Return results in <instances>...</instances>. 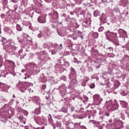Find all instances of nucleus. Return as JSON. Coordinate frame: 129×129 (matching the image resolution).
Returning a JSON list of instances; mask_svg holds the SVG:
<instances>
[{
	"mask_svg": "<svg viewBox=\"0 0 129 129\" xmlns=\"http://www.w3.org/2000/svg\"><path fill=\"white\" fill-rule=\"evenodd\" d=\"M19 119H20V121L23 120V115H21L18 117Z\"/></svg>",
	"mask_w": 129,
	"mask_h": 129,
	"instance_id": "53",
	"label": "nucleus"
},
{
	"mask_svg": "<svg viewBox=\"0 0 129 129\" xmlns=\"http://www.w3.org/2000/svg\"><path fill=\"white\" fill-rule=\"evenodd\" d=\"M78 34L79 36H80V35H82V32L80 31H78Z\"/></svg>",
	"mask_w": 129,
	"mask_h": 129,
	"instance_id": "57",
	"label": "nucleus"
},
{
	"mask_svg": "<svg viewBox=\"0 0 129 129\" xmlns=\"http://www.w3.org/2000/svg\"><path fill=\"white\" fill-rule=\"evenodd\" d=\"M89 81V78L86 77L84 78V81H85L86 83H87V82H88Z\"/></svg>",
	"mask_w": 129,
	"mask_h": 129,
	"instance_id": "40",
	"label": "nucleus"
},
{
	"mask_svg": "<svg viewBox=\"0 0 129 129\" xmlns=\"http://www.w3.org/2000/svg\"><path fill=\"white\" fill-rule=\"evenodd\" d=\"M108 2L107 0H105L104 2V4L106 7H108Z\"/></svg>",
	"mask_w": 129,
	"mask_h": 129,
	"instance_id": "45",
	"label": "nucleus"
},
{
	"mask_svg": "<svg viewBox=\"0 0 129 129\" xmlns=\"http://www.w3.org/2000/svg\"><path fill=\"white\" fill-rule=\"evenodd\" d=\"M61 80H63V81H67V77H66L65 76H63L61 78Z\"/></svg>",
	"mask_w": 129,
	"mask_h": 129,
	"instance_id": "38",
	"label": "nucleus"
},
{
	"mask_svg": "<svg viewBox=\"0 0 129 129\" xmlns=\"http://www.w3.org/2000/svg\"><path fill=\"white\" fill-rule=\"evenodd\" d=\"M1 17L2 18V19H5V18L6 17V15H5V14H2L1 15Z\"/></svg>",
	"mask_w": 129,
	"mask_h": 129,
	"instance_id": "55",
	"label": "nucleus"
},
{
	"mask_svg": "<svg viewBox=\"0 0 129 129\" xmlns=\"http://www.w3.org/2000/svg\"><path fill=\"white\" fill-rule=\"evenodd\" d=\"M54 3H56L57 6L63 7L64 6V0H54Z\"/></svg>",
	"mask_w": 129,
	"mask_h": 129,
	"instance_id": "13",
	"label": "nucleus"
},
{
	"mask_svg": "<svg viewBox=\"0 0 129 129\" xmlns=\"http://www.w3.org/2000/svg\"><path fill=\"white\" fill-rule=\"evenodd\" d=\"M91 35L94 39H97L98 38V33L97 32H92Z\"/></svg>",
	"mask_w": 129,
	"mask_h": 129,
	"instance_id": "21",
	"label": "nucleus"
},
{
	"mask_svg": "<svg viewBox=\"0 0 129 129\" xmlns=\"http://www.w3.org/2000/svg\"><path fill=\"white\" fill-rule=\"evenodd\" d=\"M57 34L59 35V36H60V37H64V36L66 35L65 32H64L62 30H57Z\"/></svg>",
	"mask_w": 129,
	"mask_h": 129,
	"instance_id": "15",
	"label": "nucleus"
},
{
	"mask_svg": "<svg viewBox=\"0 0 129 129\" xmlns=\"http://www.w3.org/2000/svg\"><path fill=\"white\" fill-rule=\"evenodd\" d=\"M108 8H114V7H115L114 3L113 2V1H110L108 2Z\"/></svg>",
	"mask_w": 129,
	"mask_h": 129,
	"instance_id": "14",
	"label": "nucleus"
},
{
	"mask_svg": "<svg viewBox=\"0 0 129 129\" xmlns=\"http://www.w3.org/2000/svg\"><path fill=\"white\" fill-rule=\"evenodd\" d=\"M45 94H46L47 95L45 96L46 97V99H49V98H50V94L48 93H45Z\"/></svg>",
	"mask_w": 129,
	"mask_h": 129,
	"instance_id": "43",
	"label": "nucleus"
},
{
	"mask_svg": "<svg viewBox=\"0 0 129 129\" xmlns=\"http://www.w3.org/2000/svg\"><path fill=\"white\" fill-rule=\"evenodd\" d=\"M67 89V87H66V86H65L64 84H62L58 87V90L60 92V94L62 96H64V95H66Z\"/></svg>",
	"mask_w": 129,
	"mask_h": 129,
	"instance_id": "4",
	"label": "nucleus"
},
{
	"mask_svg": "<svg viewBox=\"0 0 129 129\" xmlns=\"http://www.w3.org/2000/svg\"><path fill=\"white\" fill-rule=\"evenodd\" d=\"M3 39H4V37L0 36V42H3Z\"/></svg>",
	"mask_w": 129,
	"mask_h": 129,
	"instance_id": "63",
	"label": "nucleus"
},
{
	"mask_svg": "<svg viewBox=\"0 0 129 129\" xmlns=\"http://www.w3.org/2000/svg\"><path fill=\"white\" fill-rule=\"evenodd\" d=\"M55 125L58 129H61V122L59 121H57L55 123Z\"/></svg>",
	"mask_w": 129,
	"mask_h": 129,
	"instance_id": "27",
	"label": "nucleus"
},
{
	"mask_svg": "<svg viewBox=\"0 0 129 129\" xmlns=\"http://www.w3.org/2000/svg\"><path fill=\"white\" fill-rule=\"evenodd\" d=\"M0 87L2 89H4V91H5V90H7L9 89L10 88V87H11V86H9L5 83H3L2 82H0Z\"/></svg>",
	"mask_w": 129,
	"mask_h": 129,
	"instance_id": "12",
	"label": "nucleus"
},
{
	"mask_svg": "<svg viewBox=\"0 0 129 129\" xmlns=\"http://www.w3.org/2000/svg\"><path fill=\"white\" fill-rule=\"evenodd\" d=\"M43 48L44 49H50V44L49 43H45L43 44Z\"/></svg>",
	"mask_w": 129,
	"mask_h": 129,
	"instance_id": "26",
	"label": "nucleus"
},
{
	"mask_svg": "<svg viewBox=\"0 0 129 129\" xmlns=\"http://www.w3.org/2000/svg\"><path fill=\"white\" fill-rule=\"evenodd\" d=\"M46 61H51V57H47L46 58Z\"/></svg>",
	"mask_w": 129,
	"mask_h": 129,
	"instance_id": "60",
	"label": "nucleus"
},
{
	"mask_svg": "<svg viewBox=\"0 0 129 129\" xmlns=\"http://www.w3.org/2000/svg\"><path fill=\"white\" fill-rule=\"evenodd\" d=\"M11 2H13V3H16L18 2V1H17V0H12Z\"/></svg>",
	"mask_w": 129,
	"mask_h": 129,
	"instance_id": "64",
	"label": "nucleus"
},
{
	"mask_svg": "<svg viewBox=\"0 0 129 129\" xmlns=\"http://www.w3.org/2000/svg\"><path fill=\"white\" fill-rule=\"evenodd\" d=\"M63 67H69L70 66V63L68 61H64V63L62 64Z\"/></svg>",
	"mask_w": 129,
	"mask_h": 129,
	"instance_id": "28",
	"label": "nucleus"
},
{
	"mask_svg": "<svg viewBox=\"0 0 129 129\" xmlns=\"http://www.w3.org/2000/svg\"><path fill=\"white\" fill-rule=\"evenodd\" d=\"M47 54H46L44 52H41L40 55L39 56V59L42 62H46L47 61Z\"/></svg>",
	"mask_w": 129,
	"mask_h": 129,
	"instance_id": "7",
	"label": "nucleus"
},
{
	"mask_svg": "<svg viewBox=\"0 0 129 129\" xmlns=\"http://www.w3.org/2000/svg\"><path fill=\"white\" fill-rule=\"evenodd\" d=\"M75 74H76V72L75 71V70H74L73 68H72L71 69V75L72 76H76Z\"/></svg>",
	"mask_w": 129,
	"mask_h": 129,
	"instance_id": "22",
	"label": "nucleus"
},
{
	"mask_svg": "<svg viewBox=\"0 0 129 129\" xmlns=\"http://www.w3.org/2000/svg\"><path fill=\"white\" fill-rule=\"evenodd\" d=\"M37 21L40 24H45L46 23V17L43 15H41L38 18Z\"/></svg>",
	"mask_w": 129,
	"mask_h": 129,
	"instance_id": "8",
	"label": "nucleus"
},
{
	"mask_svg": "<svg viewBox=\"0 0 129 129\" xmlns=\"http://www.w3.org/2000/svg\"><path fill=\"white\" fill-rule=\"evenodd\" d=\"M29 101H33L35 103H37V104L40 103V98L38 96H34V97H30L28 99Z\"/></svg>",
	"mask_w": 129,
	"mask_h": 129,
	"instance_id": "5",
	"label": "nucleus"
},
{
	"mask_svg": "<svg viewBox=\"0 0 129 129\" xmlns=\"http://www.w3.org/2000/svg\"><path fill=\"white\" fill-rule=\"evenodd\" d=\"M70 79H71L70 86L71 87H72V88H74V86L78 84V81H77V78L76 77V76H72V75H70Z\"/></svg>",
	"mask_w": 129,
	"mask_h": 129,
	"instance_id": "3",
	"label": "nucleus"
},
{
	"mask_svg": "<svg viewBox=\"0 0 129 129\" xmlns=\"http://www.w3.org/2000/svg\"><path fill=\"white\" fill-rule=\"evenodd\" d=\"M7 33H9V35H11L12 33V30L9 29V28L7 29Z\"/></svg>",
	"mask_w": 129,
	"mask_h": 129,
	"instance_id": "54",
	"label": "nucleus"
},
{
	"mask_svg": "<svg viewBox=\"0 0 129 129\" xmlns=\"http://www.w3.org/2000/svg\"><path fill=\"white\" fill-rule=\"evenodd\" d=\"M32 112H34L36 115H38V114L41 113V108H37L35 109L34 111H32Z\"/></svg>",
	"mask_w": 129,
	"mask_h": 129,
	"instance_id": "16",
	"label": "nucleus"
},
{
	"mask_svg": "<svg viewBox=\"0 0 129 129\" xmlns=\"http://www.w3.org/2000/svg\"><path fill=\"white\" fill-rule=\"evenodd\" d=\"M120 103L123 107H127V103L125 102V101H119Z\"/></svg>",
	"mask_w": 129,
	"mask_h": 129,
	"instance_id": "18",
	"label": "nucleus"
},
{
	"mask_svg": "<svg viewBox=\"0 0 129 129\" xmlns=\"http://www.w3.org/2000/svg\"><path fill=\"white\" fill-rule=\"evenodd\" d=\"M46 85H42V87H41V90H45V89H46Z\"/></svg>",
	"mask_w": 129,
	"mask_h": 129,
	"instance_id": "48",
	"label": "nucleus"
},
{
	"mask_svg": "<svg viewBox=\"0 0 129 129\" xmlns=\"http://www.w3.org/2000/svg\"><path fill=\"white\" fill-rule=\"evenodd\" d=\"M105 35L107 40L111 41L112 43H114L115 44H118V40L117 38H116V36H117L116 33L111 32L110 31L108 30L107 32H105Z\"/></svg>",
	"mask_w": 129,
	"mask_h": 129,
	"instance_id": "1",
	"label": "nucleus"
},
{
	"mask_svg": "<svg viewBox=\"0 0 129 129\" xmlns=\"http://www.w3.org/2000/svg\"><path fill=\"white\" fill-rule=\"evenodd\" d=\"M89 87H90L92 89L94 88V87H95V85H94V84H91L89 85Z\"/></svg>",
	"mask_w": 129,
	"mask_h": 129,
	"instance_id": "49",
	"label": "nucleus"
},
{
	"mask_svg": "<svg viewBox=\"0 0 129 129\" xmlns=\"http://www.w3.org/2000/svg\"><path fill=\"white\" fill-rule=\"evenodd\" d=\"M8 48L9 50H11V52H12V51H15V50H17V47H16V46L11 45H9Z\"/></svg>",
	"mask_w": 129,
	"mask_h": 129,
	"instance_id": "19",
	"label": "nucleus"
},
{
	"mask_svg": "<svg viewBox=\"0 0 129 129\" xmlns=\"http://www.w3.org/2000/svg\"><path fill=\"white\" fill-rule=\"evenodd\" d=\"M91 3H92L93 4H96L97 0H89V2H88V4H90Z\"/></svg>",
	"mask_w": 129,
	"mask_h": 129,
	"instance_id": "36",
	"label": "nucleus"
},
{
	"mask_svg": "<svg viewBox=\"0 0 129 129\" xmlns=\"http://www.w3.org/2000/svg\"><path fill=\"white\" fill-rule=\"evenodd\" d=\"M75 109V108L74 107H71V111L72 112H73V111H74Z\"/></svg>",
	"mask_w": 129,
	"mask_h": 129,
	"instance_id": "56",
	"label": "nucleus"
},
{
	"mask_svg": "<svg viewBox=\"0 0 129 129\" xmlns=\"http://www.w3.org/2000/svg\"><path fill=\"white\" fill-rule=\"evenodd\" d=\"M1 120L2 121V122H4V123H6V122H7L8 121V119L5 117H1Z\"/></svg>",
	"mask_w": 129,
	"mask_h": 129,
	"instance_id": "29",
	"label": "nucleus"
},
{
	"mask_svg": "<svg viewBox=\"0 0 129 129\" xmlns=\"http://www.w3.org/2000/svg\"><path fill=\"white\" fill-rule=\"evenodd\" d=\"M107 52H108V53H112L113 52V48L110 47L107 48H106Z\"/></svg>",
	"mask_w": 129,
	"mask_h": 129,
	"instance_id": "25",
	"label": "nucleus"
},
{
	"mask_svg": "<svg viewBox=\"0 0 129 129\" xmlns=\"http://www.w3.org/2000/svg\"><path fill=\"white\" fill-rule=\"evenodd\" d=\"M118 33L121 38L125 37V36H126V31H124L123 29H119L118 31Z\"/></svg>",
	"mask_w": 129,
	"mask_h": 129,
	"instance_id": "9",
	"label": "nucleus"
},
{
	"mask_svg": "<svg viewBox=\"0 0 129 129\" xmlns=\"http://www.w3.org/2000/svg\"><path fill=\"white\" fill-rule=\"evenodd\" d=\"M94 17H99L100 16L101 14L99 11L96 10L93 13Z\"/></svg>",
	"mask_w": 129,
	"mask_h": 129,
	"instance_id": "20",
	"label": "nucleus"
},
{
	"mask_svg": "<svg viewBox=\"0 0 129 129\" xmlns=\"http://www.w3.org/2000/svg\"><path fill=\"white\" fill-rule=\"evenodd\" d=\"M79 37L81 38L82 40H83V38H84V36L83 35H79Z\"/></svg>",
	"mask_w": 129,
	"mask_h": 129,
	"instance_id": "61",
	"label": "nucleus"
},
{
	"mask_svg": "<svg viewBox=\"0 0 129 129\" xmlns=\"http://www.w3.org/2000/svg\"><path fill=\"white\" fill-rule=\"evenodd\" d=\"M103 30H104V27H103V26L100 27L98 29L99 32H102Z\"/></svg>",
	"mask_w": 129,
	"mask_h": 129,
	"instance_id": "39",
	"label": "nucleus"
},
{
	"mask_svg": "<svg viewBox=\"0 0 129 129\" xmlns=\"http://www.w3.org/2000/svg\"><path fill=\"white\" fill-rule=\"evenodd\" d=\"M18 42H20V43H21V44H23L25 46L27 45L28 42H26L25 40H20V39H18Z\"/></svg>",
	"mask_w": 129,
	"mask_h": 129,
	"instance_id": "30",
	"label": "nucleus"
},
{
	"mask_svg": "<svg viewBox=\"0 0 129 129\" xmlns=\"http://www.w3.org/2000/svg\"><path fill=\"white\" fill-rule=\"evenodd\" d=\"M31 84L32 86H33V84H32L31 83L26 82V88L29 87V86H31Z\"/></svg>",
	"mask_w": 129,
	"mask_h": 129,
	"instance_id": "41",
	"label": "nucleus"
},
{
	"mask_svg": "<svg viewBox=\"0 0 129 129\" xmlns=\"http://www.w3.org/2000/svg\"><path fill=\"white\" fill-rule=\"evenodd\" d=\"M105 115L106 116H109V113H108V112H105Z\"/></svg>",
	"mask_w": 129,
	"mask_h": 129,
	"instance_id": "58",
	"label": "nucleus"
},
{
	"mask_svg": "<svg viewBox=\"0 0 129 129\" xmlns=\"http://www.w3.org/2000/svg\"><path fill=\"white\" fill-rule=\"evenodd\" d=\"M3 63H4V60H3V59L0 57V67H2L3 66Z\"/></svg>",
	"mask_w": 129,
	"mask_h": 129,
	"instance_id": "46",
	"label": "nucleus"
},
{
	"mask_svg": "<svg viewBox=\"0 0 129 129\" xmlns=\"http://www.w3.org/2000/svg\"><path fill=\"white\" fill-rule=\"evenodd\" d=\"M16 29L17 31H18V32H21L22 31L23 28H22V27H21L20 24H16Z\"/></svg>",
	"mask_w": 129,
	"mask_h": 129,
	"instance_id": "24",
	"label": "nucleus"
},
{
	"mask_svg": "<svg viewBox=\"0 0 129 129\" xmlns=\"http://www.w3.org/2000/svg\"><path fill=\"white\" fill-rule=\"evenodd\" d=\"M17 10H18V8L15 7V8H14V9H13L12 10H9V11L7 12V13H14V12H16V11H17Z\"/></svg>",
	"mask_w": 129,
	"mask_h": 129,
	"instance_id": "34",
	"label": "nucleus"
},
{
	"mask_svg": "<svg viewBox=\"0 0 129 129\" xmlns=\"http://www.w3.org/2000/svg\"><path fill=\"white\" fill-rule=\"evenodd\" d=\"M118 104L117 103H115L114 104V105L113 106V109L115 110V109H117V108H118Z\"/></svg>",
	"mask_w": 129,
	"mask_h": 129,
	"instance_id": "32",
	"label": "nucleus"
},
{
	"mask_svg": "<svg viewBox=\"0 0 129 129\" xmlns=\"http://www.w3.org/2000/svg\"><path fill=\"white\" fill-rule=\"evenodd\" d=\"M48 119L49 122H52L53 121V119H52V116H51V114H49L48 116Z\"/></svg>",
	"mask_w": 129,
	"mask_h": 129,
	"instance_id": "33",
	"label": "nucleus"
},
{
	"mask_svg": "<svg viewBox=\"0 0 129 129\" xmlns=\"http://www.w3.org/2000/svg\"><path fill=\"white\" fill-rule=\"evenodd\" d=\"M108 55L110 58H113V57H114V54L112 53V52L108 53Z\"/></svg>",
	"mask_w": 129,
	"mask_h": 129,
	"instance_id": "37",
	"label": "nucleus"
},
{
	"mask_svg": "<svg viewBox=\"0 0 129 129\" xmlns=\"http://www.w3.org/2000/svg\"><path fill=\"white\" fill-rule=\"evenodd\" d=\"M71 38L73 39V40H77L78 39V35L76 32H74L71 35Z\"/></svg>",
	"mask_w": 129,
	"mask_h": 129,
	"instance_id": "17",
	"label": "nucleus"
},
{
	"mask_svg": "<svg viewBox=\"0 0 129 129\" xmlns=\"http://www.w3.org/2000/svg\"><path fill=\"white\" fill-rule=\"evenodd\" d=\"M106 20H107V18H106L105 14H102L100 18V21L101 23L102 24V23L104 24V23H106V22H105V21H106Z\"/></svg>",
	"mask_w": 129,
	"mask_h": 129,
	"instance_id": "11",
	"label": "nucleus"
},
{
	"mask_svg": "<svg viewBox=\"0 0 129 129\" xmlns=\"http://www.w3.org/2000/svg\"><path fill=\"white\" fill-rule=\"evenodd\" d=\"M57 53L56 49H52L51 50V54L55 55Z\"/></svg>",
	"mask_w": 129,
	"mask_h": 129,
	"instance_id": "42",
	"label": "nucleus"
},
{
	"mask_svg": "<svg viewBox=\"0 0 129 129\" xmlns=\"http://www.w3.org/2000/svg\"><path fill=\"white\" fill-rule=\"evenodd\" d=\"M46 3H52L53 2L54 3H55V1L54 0H45Z\"/></svg>",
	"mask_w": 129,
	"mask_h": 129,
	"instance_id": "52",
	"label": "nucleus"
},
{
	"mask_svg": "<svg viewBox=\"0 0 129 129\" xmlns=\"http://www.w3.org/2000/svg\"><path fill=\"white\" fill-rule=\"evenodd\" d=\"M31 114L34 118V120L37 124H42L44 122V119L42 117L36 115L34 112H32Z\"/></svg>",
	"mask_w": 129,
	"mask_h": 129,
	"instance_id": "2",
	"label": "nucleus"
},
{
	"mask_svg": "<svg viewBox=\"0 0 129 129\" xmlns=\"http://www.w3.org/2000/svg\"><path fill=\"white\" fill-rule=\"evenodd\" d=\"M100 123V122H98V124L96 125V127H98V129H103V127L102 126L99 125Z\"/></svg>",
	"mask_w": 129,
	"mask_h": 129,
	"instance_id": "35",
	"label": "nucleus"
},
{
	"mask_svg": "<svg viewBox=\"0 0 129 129\" xmlns=\"http://www.w3.org/2000/svg\"><path fill=\"white\" fill-rule=\"evenodd\" d=\"M75 2L77 5H81L83 0H75Z\"/></svg>",
	"mask_w": 129,
	"mask_h": 129,
	"instance_id": "31",
	"label": "nucleus"
},
{
	"mask_svg": "<svg viewBox=\"0 0 129 129\" xmlns=\"http://www.w3.org/2000/svg\"><path fill=\"white\" fill-rule=\"evenodd\" d=\"M8 41L7 40V39L6 38H3V39L2 40V43L3 44H6V43H7Z\"/></svg>",
	"mask_w": 129,
	"mask_h": 129,
	"instance_id": "44",
	"label": "nucleus"
},
{
	"mask_svg": "<svg viewBox=\"0 0 129 129\" xmlns=\"http://www.w3.org/2000/svg\"><path fill=\"white\" fill-rule=\"evenodd\" d=\"M25 76H26L27 78H31V75L28 74V73L25 74Z\"/></svg>",
	"mask_w": 129,
	"mask_h": 129,
	"instance_id": "51",
	"label": "nucleus"
},
{
	"mask_svg": "<svg viewBox=\"0 0 129 129\" xmlns=\"http://www.w3.org/2000/svg\"><path fill=\"white\" fill-rule=\"evenodd\" d=\"M82 26L83 27H84L85 28H88L89 24L87 21H85L82 22Z\"/></svg>",
	"mask_w": 129,
	"mask_h": 129,
	"instance_id": "23",
	"label": "nucleus"
},
{
	"mask_svg": "<svg viewBox=\"0 0 129 129\" xmlns=\"http://www.w3.org/2000/svg\"><path fill=\"white\" fill-rule=\"evenodd\" d=\"M37 37L38 38H42V34L41 33L38 34V35H37Z\"/></svg>",
	"mask_w": 129,
	"mask_h": 129,
	"instance_id": "59",
	"label": "nucleus"
},
{
	"mask_svg": "<svg viewBox=\"0 0 129 129\" xmlns=\"http://www.w3.org/2000/svg\"><path fill=\"white\" fill-rule=\"evenodd\" d=\"M126 46V50H127V51H129V42H127L126 44H125Z\"/></svg>",
	"mask_w": 129,
	"mask_h": 129,
	"instance_id": "50",
	"label": "nucleus"
},
{
	"mask_svg": "<svg viewBox=\"0 0 129 129\" xmlns=\"http://www.w3.org/2000/svg\"><path fill=\"white\" fill-rule=\"evenodd\" d=\"M86 82H85L84 81L81 83V86H83L84 87H85L86 86Z\"/></svg>",
	"mask_w": 129,
	"mask_h": 129,
	"instance_id": "47",
	"label": "nucleus"
},
{
	"mask_svg": "<svg viewBox=\"0 0 129 129\" xmlns=\"http://www.w3.org/2000/svg\"><path fill=\"white\" fill-rule=\"evenodd\" d=\"M121 117L124 120V116H123V115L122 113H121Z\"/></svg>",
	"mask_w": 129,
	"mask_h": 129,
	"instance_id": "62",
	"label": "nucleus"
},
{
	"mask_svg": "<svg viewBox=\"0 0 129 129\" xmlns=\"http://www.w3.org/2000/svg\"><path fill=\"white\" fill-rule=\"evenodd\" d=\"M28 67V68H30L31 67V69L30 70V71L33 72V70H36V69L37 68V65L33 62H30L29 64Z\"/></svg>",
	"mask_w": 129,
	"mask_h": 129,
	"instance_id": "10",
	"label": "nucleus"
},
{
	"mask_svg": "<svg viewBox=\"0 0 129 129\" xmlns=\"http://www.w3.org/2000/svg\"><path fill=\"white\" fill-rule=\"evenodd\" d=\"M19 87H20V88H22L21 90V92H23V93L26 92V90H27L26 82L20 83L19 84Z\"/></svg>",
	"mask_w": 129,
	"mask_h": 129,
	"instance_id": "6",
	"label": "nucleus"
}]
</instances>
